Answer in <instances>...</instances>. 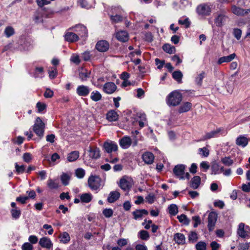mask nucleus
<instances>
[{"label": "nucleus", "mask_w": 250, "mask_h": 250, "mask_svg": "<svg viewBox=\"0 0 250 250\" xmlns=\"http://www.w3.org/2000/svg\"><path fill=\"white\" fill-rule=\"evenodd\" d=\"M142 158L143 161L146 164L150 165L153 163L154 156L153 154L150 152H146L142 155Z\"/></svg>", "instance_id": "obj_20"}, {"label": "nucleus", "mask_w": 250, "mask_h": 250, "mask_svg": "<svg viewBox=\"0 0 250 250\" xmlns=\"http://www.w3.org/2000/svg\"><path fill=\"white\" fill-rule=\"evenodd\" d=\"M182 100V95L178 90L173 91V106L180 104Z\"/></svg>", "instance_id": "obj_23"}, {"label": "nucleus", "mask_w": 250, "mask_h": 250, "mask_svg": "<svg viewBox=\"0 0 250 250\" xmlns=\"http://www.w3.org/2000/svg\"><path fill=\"white\" fill-rule=\"evenodd\" d=\"M201 184V178L199 176H194L191 180L190 186L193 189H197Z\"/></svg>", "instance_id": "obj_30"}, {"label": "nucleus", "mask_w": 250, "mask_h": 250, "mask_svg": "<svg viewBox=\"0 0 250 250\" xmlns=\"http://www.w3.org/2000/svg\"><path fill=\"white\" fill-rule=\"evenodd\" d=\"M74 29L77 35H79V38L85 39L88 36V31L86 27L83 24H79L76 25L75 27L70 28L69 29Z\"/></svg>", "instance_id": "obj_6"}, {"label": "nucleus", "mask_w": 250, "mask_h": 250, "mask_svg": "<svg viewBox=\"0 0 250 250\" xmlns=\"http://www.w3.org/2000/svg\"><path fill=\"white\" fill-rule=\"evenodd\" d=\"M10 213L13 219H18L21 214V211L19 208H12L10 210Z\"/></svg>", "instance_id": "obj_41"}, {"label": "nucleus", "mask_w": 250, "mask_h": 250, "mask_svg": "<svg viewBox=\"0 0 250 250\" xmlns=\"http://www.w3.org/2000/svg\"><path fill=\"white\" fill-rule=\"evenodd\" d=\"M179 221L185 225H188L190 223V220L188 218L187 216L184 214L179 215L177 217Z\"/></svg>", "instance_id": "obj_40"}, {"label": "nucleus", "mask_w": 250, "mask_h": 250, "mask_svg": "<svg viewBox=\"0 0 250 250\" xmlns=\"http://www.w3.org/2000/svg\"><path fill=\"white\" fill-rule=\"evenodd\" d=\"M163 50L167 53L172 54V47L169 44L166 43L163 46Z\"/></svg>", "instance_id": "obj_61"}, {"label": "nucleus", "mask_w": 250, "mask_h": 250, "mask_svg": "<svg viewBox=\"0 0 250 250\" xmlns=\"http://www.w3.org/2000/svg\"><path fill=\"white\" fill-rule=\"evenodd\" d=\"M231 11L233 14L237 16H244L250 12V9H244L235 5L232 6Z\"/></svg>", "instance_id": "obj_18"}, {"label": "nucleus", "mask_w": 250, "mask_h": 250, "mask_svg": "<svg viewBox=\"0 0 250 250\" xmlns=\"http://www.w3.org/2000/svg\"><path fill=\"white\" fill-rule=\"evenodd\" d=\"M120 146L124 148H128L131 145V140L129 136H124L119 141Z\"/></svg>", "instance_id": "obj_21"}, {"label": "nucleus", "mask_w": 250, "mask_h": 250, "mask_svg": "<svg viewBox=\"0 0 250 250\" xmlns=\"http://www.w3.org/2000/svg\"><path fill=\"white\" fill-rule=\"evenodd\" d=\"M198 239L197 233L194 231H190L188 234V241L190 243H195Z\"/></svg>", "instance_id": "obj_35"}, {"label": "nucleus", "mask_w": 250, "mask_h": 250, "mask_svg": "<svg viewBox=\"0 0 250 250\" xmlns=\"http://www.w3.org/2000/svg\"><path fill=\"white\" fill-rule=\"evenodd\" d=\"M48 188L51 189H57L59 188V183L56 179H49L47 182Z\"/></svg>", "instance_id": "obj_31"}, {"label": "nucleus", "mask_w": 250, "mask_h": 250, "mask_svg": "<svg viewBox=\"0 0 250 250\" xmlns=\"http://www.w3.org/2000/svg\"><path fill=\"white\" fill-rule=\"evenodd\" d=\"M186 166L183 164L176 165L173 168V173L180 179H189L190 175L188 172L185 173Z\"/></svg>", "instance_id": "obj_1"}, {"label": "nucleus", "mask_w": 250, "mask_h": 250, "mask_svg": "<svg viewBox=\"0 0 250 250\" xmlns=\"http://www.w3.org/2000/svg\"><path fill=\"white\" fill-rule=\"evenodd\" d=\"M4 34L7 38H9L15 34V30L12 26H7L4 31Z\"/></svg>", "instance_id": "obj_46"}, {"label": "nucleus", "mask_w": 250, "mask_h": 250, "mask_svg": "<svg viewBox=\"0 0 250 250\" xmlns=\"http://www.w3.org/2000/svg\"><path fill=\"white\" fill-rule=\"evenodd\" d=\"M200 167L201 169H204V171H206L209 168L208 162L207 161H203L200 163Z\"/></svg>", "instance_id": "obj_59"}, {"label": "nucleus", "mask_w": 250, "mask_h": 250, "mask_svg": "<svg viewBox=\"0 0 250 250\" xmlns=\"http://www.w3.org/2000/svg\"><path fill=\"white\" fill-rule=\"evenodd\" d=\"M205 73L204 72H202L196 78V81L198 84L201 85L202 84V80L205 77Z\"/></svg>", "instance_id": "obj_63"}, {"label": "nucleus", "mask_w": 250, "mask_h": 250, "mask_svg": "<svg viewBox=\"0 0 250 250\" xmlns=\"http://www.w3.org/2000/svg\"><path fill=\"white\" fill-rule=\"evenodd\" d=\"M192 104L191 103L186 102L183 103L178 107L177 111L179 114L189 111L192 108Z\"/></svg>", "instance_id": "obj_19"}, {"label": "nucleus", "mask_w": 250, "mask_h": 250, "mask_svg": "<svg viewBox=\"0 0 250 250\" xmlns=\"http://www.w3.org/2000/svg\"><path fill=\"white\" fill-rule=\"evenodd\" d=\"M131 178L124 176L120 179L119 186L124 191H128L131 187Z\"/></svg>", "instance_id": "obj_9"}, {"label": "nucleus", "mask_w": 250, "mask_h": 250, "mask_svg": "<svg viewBox=\"0 0 250 250\" xmlns=\"http://www.w3.org/2000/svg\"><path fill=\"white\" fill-rule=\"evenodd\" d=\"M70 176L67 173H63L61 176V180L64 186H67L69 184V181Z\"/></svg>", "instance_id": "obj_44"}, {"label": "nucleus", "mask_w": 250, "mask_h": 250, "mask_svg": "<svg viewBox=\"0 0 250 250\" xmlns=\"http://www.w3.org/2000/svg\"><path fill=\"white\" fill-rule=\"evenodd\" d=\"M79 157V152L78 151H74L68 154L67 160L69 162H74L78 159Z\"/></svg>", "instance_id": "obj_36"}, {"label": "nucleus", "mask_w": 250, "mask_h": 250, "mask_svg": "<svg viewBox=\"0 0 250 250\" xmlns=\"http://www.w3.org/2000/svg\"><path fill=\"white\" fill-rule=\"evenodd\" d=\"M43 68L42 67H37L35 68L33 76L35 78H42L43 77Z\"/></svg>", "instance_id": "obj_39"}, {"label": "nucleus", "mask_w": 250, "mask_h": 250, "mask_svg": "<svg viewBox=\"0 0 250 250\" xmlns=\"http://www.w3.org/2000/svg\"><path fill=\"white\" fill-rule=\"evenodd\" d=\"M195 247L197 250H206L207 244L205 242L200 241L196 244Z\"/></svg>", "instance_id": "obj_51"}, {"label": "nucleus", "mask_w": 250, "mask_h": 250, "mask_svg": "<svg viewBox=\"0 0 250 250\" xmlns=\"http://www.w3.org/2000/svg\"><path fill=\"white\" fill-rule=\"evenodd\" d=\"M174 239L178 244H184L185 243V237L184 234L180 233H176Z\"/></svg>", "instance_id": "obj_33"}, {"label": "nucleus", "mask_w": 250, "mask_h": 250, "mask_svg": "<svg viewBox=\"0 0 250 250\" xmlns=\"http://www.w3.org/2000/svg\"><path fill=\"white\" fill-rule=\"evenodd\" d=\"M106 118L109 122H115L118 120L119 115L115 110H111L106 113Z\"/></svg>", "instance_id": "obj_25"}, {"label": "nucleus", "mask_w": 250, "mask_h": 250, "mask_svg": "<svg viewBox=\"0 0 250 250\" xmlns=\"http://www.w3.org/2000/svg\"><path fill=\"white\" fill-rule=\"evenodd\" d=\"M211 174H218L220 173V166L217 163H213L211 166Z\"/></svg>", "instance_id": "obj_45"}, {"label": "nucleus", "mask_w": 250, "mask_h": 250, "mask_svg": "<svg viewBox=\"0 0 250 250\" xmlns=\"http://www.w3.org/2000/svg\"><path fill=\"white\" fill-rule=\"evenodd\" d=\"M222 163L226 166H230L233 164V161L229 157H225L221 159Z\"/></svg>", "instance_id": "obj_50"}, {"label": "nucleus", "mask_w": 250, "mask_h": 250, "mask_svg": "<svg viewBox=\"0 0 250 250\" xmlns=\"http://www.w3.org/2000/svg\"><path fill=\"white\" fill-rule=\"evenodd\" d=\"M39 245L43 248L50 249L53 247L51 239L47 237H43L40 239Z\"/></svg>", "instance_id": "obj_15"}, {"label": "nucleus", "mask_w": 250, "mask_h": 250, "mask_svg": "<svg viewBox=\"0 0 250 250\" xmlns=\"http://www.w3.org/2000/svg\"><path fill=\"white\" fill-rule=\"evenodd\" d=\"M109 47L108 42L106 41H100L96 44V48L100 52H104L106 51Z\"/></svg>", "instance_id": "obj_16"}, {"label": "nucleus", "mask_w": 250, "mask_h": 250, "mask_svg": "<svg viewBox=\"0 0 250 250\" xmlns=\"http://www.w3.org/2000/svg\"><path fill=\"white\" fill-rule=\"evenodd\" d=\"M249 139L244 135L239 136L236 140V144L242 147H246L249 143Z\"/></svg>", "instance_id": "obj_22"}, {"label": "nucleus", "mask_w": 250, "mask_h": 250, "mask_svg": "<svg viewBox=\"0 0 250 250\" xmlns=\"http://www.w3.org/2000/svg\"><path fill=\"white\" fill-rule=\"evenodd\" d=\"M155 64L157 66L158 69H161L162 68L165 64V61L160 60L158 58H156L155 60Z\"/></svg>", "instance_id": "obj_57"}, {"label": "nucleus", "mask_w": 250, "mask_h": 250, "mask_svg": "<svg viewBox=\"0 0 250 250\" xmlns=\"http://www.w3.org/2000/svg\"><path fill=\"white\" fill-rule=\"evenodd\" d=\"M45 15V11L43 8H38L33 16V20L37 24L43 23Z\"/></svg>", "instance_id": "obj_7"}, {"label": "nucleus", "mask_w": 250, "mask_h": 250, "mask_svg": "<svg viewBox=\"0 0 250 250\" xmlns=\"http://www.w3.org/2000/svg\"><path fill=\"white\" fill-rule=\"evenodd\" d=\"M71 62L75 63L76 65H78L81 62V60L80 57L78 54H73L70 59Z\"/></svg>", "instance_id": "obj_48"}, {"label": "nucleus", "mask_w": 250, "mask_h": 250, "mask_svg": "<svg viewBox=\"0 0 250 250\" xmlns=\"http://www.w3.org/2000/svg\"><path fill=\"white\" fill-rule=\"evenodd\" d=\"M76 176L79 179L83 178L85 175V171L82 168H77L75 171Z\"/></svg>", "instance_id": "obj_52"}, {"label": "nucleus", "mask_w": 250, "mask_h": 250, "mask_svg": "<svg viewBox=\"0 0 250 250\" xmlns=\"http://www.w3.org/2000/svg\"><path fill=\"white\" fill-rule=\"evenodd\" d=\"M103 147L105 151L108 153L116 151L118 148L117 144L111 141L104 142Z\"/></svg>", "instance_id": "obj_11"}, {"label": "nucleus", "mask_w": 250, "mask_h": 250, "mask_svg": "<svg viewBox=\"0 0 250 250\" xmlns=\"http://www.w3.org/2000/svg\"><path fill=\"white\" fill-rule=\"evenodd\" d=\"M183 73L180 70H176L173 72V79H174L178 83H182Z\"/></svg>", "instance_id": "obj_32"}, {"label": "nucleus", "mask_w": 250, "mask_h": 250, "mask_svg": "<svg viewBox=\"0 0 250 250\" xmlns=\"http://www.w3.org/2000/svg\"><path fill=\"white\" fill-rule=\"evenodd\" d=\"M120 197V193L117 191H111L107 197V200L110 203H114Z\"/></svg>", "instance_id": "obj_24"}, {"label": "nucleus", "mask_w": 250, "mask_h": 250, "mask_svg": "<svg viewBox=\"0 0 250 250\" xmlns=\"http://www.w3.org/2000/svg\"><path fill=\"white\" fill-rule=\"evenodd\" d=\"M138 236L143 240H147L150 237L148 232L144 230H140L138 233Z\"/></svg>", "instance_id": "obj_42"}, {"label": "nucleus", "mask_w": 250, "mask_h": 250, "mask_svg": "<svg viewBox=\"0 0 250 250\" xmlns=\"http://www.w3.org/2000/svg\"><path fill=\"white\" fill-rule=\"evenodd\" d=\"M193 221L194 222L193 227L196 228L201 223L200 217L199 216H194L192 218Z\"/></svg>", "instance_id": "obj_60"}, {"label": "nucleus", "mask_w": 250, "mask_h": 250, "mask_svg": "<svg viewBox=\"0 0 250 250\" xmlns=\"http://www.w3.org/2000/svg\"><path fill=\"white\" fill-rule=\"evenodd\" d=\"M64 37L65 40L69 42H76L79 39L78 35L71 32H66L64 35Z\"/></svg>", "instance_id": "obj_17"}, {"label": "nucleus", "mask_w": 250, "mask_h": 250, "mask_svg": "<svg viewBox=\"0 0 250 250\" xmlns=\"http://www.w3.org/2000/svg\"><path fill=\"white\" fill-rule=\"evenodd\" d=\"M59 238H60L61 242L63 244H67L70 240L69 234L67 232H63L61 234Z\"/></svg>", "instance_id": "obj_37"}, {"label": "nucleus", "mask_w": 250, "mask_h": 250, "mask_svg": "<svg viewBox=\"0 0 250 250\" xmlns=\"http://www.w3.org/2000/svg\"><path fill=\"white\" fill-rule=\"evenodd\" d=\"M103 214L106 218H110L113 215V211L111 208H105L103 210Z\"/></svg>", "instance_id": "obj_53"}, {"label": "nucleus", "mask_w": 250, "mask_h": 250, "mask_svg": "<svg viewBox=\"0 0 250 250\" xmlns=\"http://www.w3.org/2000/svg\"><path fill=\"white\" fill-rule=\"evenodd\" d=\"M101 179L98 176L90 175L88 179V185L90 188L97 192L100 188Z\"/></svg>", "instance_id": "obj_2"}, {"label": "nucleus", "mask_w": 250, "mask_h": 250, "mask_svg": "<svg viewBox=\"0 0 250 250\" xmlns=\"http://www.w3.org/2000/svg\"><path fill=\"white\" fill-rule=\"evenodd\" d=\"M250 227L248 226H245L243 223H241L239 225L237 229V234L241 237L245 238L249 235L248 230Z\"/></svg>", "instance_id": "obj_13"}, {"label": "nucleus", "mask_w": 250, "mask_h": 250, "mask_svg": "<svg viewBox=\"0 0 250 250\" xmlns=\"http://www.w3.org/2000/svg\"><path fill=\"white\" fill-rule=\"evenodd\" d=\"M199 154L202 157H207L209 155V150L206 147L198 149Z\"/></svg>", "instance_id": "obj_49"}, {"label": "nucleus", "mask_w": 250, "mask_h": 250, "mask_svg": "<svg viewBox=\"0 0 250 250\" xmlns=\"http://www.w3.org/2000/svg\"><path fill=\"white\" fill-rule=\"evenodd\" d=\"M22 250H33V245L28 242L24 243L21 246Z\"/></svg>", "instance_id": "obj_56"}, {"label": "nucleus", "mask_w": 250, "mask_h": 250, "mask_svg": "<svg viewBox=\"0 0 250 250\" xmlns=\"http://www.w3.org/2000/svg\"><path fill=\"white\" fill-rule=\"evenodd\" d=\"M196 11L199 15L208 16L211 13V7L207 3H203L197 6Z\"/></svg>", "instance_id": "obj_8"}, {"label": "nucleus", "mask_w": 250, "mask_h": 250, "mask_svg": "<svg viewBox=\"0 0 250 250\" xmlns=\"http://www.w3.org/2000/svg\"><path fill=\"white\" fill-rule=\"evenodd\" d=\"M117 89V86L112 82L106 83L103 86L104 91L108 94L113 93Z\"/></svg>", "instance_id": "obj_14"}, {"label": "nucleus", "mask_w": 250, "mask_h": 250, "mask_svg": "<svg viewBox=\"0 0 250 250\" xmlns=\"http://www.w3.org/2000/svg\"><path fill=\"white\" fill-rule=\"evenodd\" d=\"M90 72L86 70L82 71L79 72V78L82 81H85L89 77Z\"/></svg>", "instance_id": "obj_43"}, {"label": "nucleus", "mask_w": 250, "mask_h": 250, "mask_svg": "<svg viewBox=\"0 0 250 250\" xmlns=\"http://www.w3.org/2000/svg\"><path fill=\"white\" fill-rule=\"evenodd\" d=\"M39 112H41L46 108L45 104L41 102H38L36 105Z\"/></svg>", "instance_id": "obj_62"}, {"label": "nucleus", "mask_w": 250, "mask_h": 250, "mask_svg": "<svg viewBox=\"0 0 250 250\" xmlns=\"http://www.w3.org/2000/svg\"><path fill=\"white\" fill-rule=\"evenodd\" d=\"M217 218V214L215 212H211L208 214V228L209 231L214 229Z\"/></svg>", "instance_id": "obj_10"}, {"label": "nucleus", "mask_w": 250, "mask_h": 250, "mask_svg": "<svg viewBox=\"0 0 250 250\" xmlns=\"http://www.w3.org/2000/svg\"><path fill=\"white\" fill-rule=\"evenodd\" d=\"M233 34L237 40H239L241 37L242 31L240 29L235 28L233 29Z\"/></svg>", "instance_id": "obj_55"}, {"label": "nucleus", "mask_w": 250, "mask_h": 250, "mask_svg": "<svg viewBox=\"0 0 250 250\" xmlns=\"http://www.w3.org/2000/svg\"><path fill=\"white\" fill-rule=\"evenodd\" d=\"M148 214V212L147 210L145 209H136L132 212L134 218L135 220L141 219L144 215H147Z\"/></svg>", "instance_id": "obj_27"}, {"label": "nucleus", "mask_w": 250, "mask_h": 250, "mask_svg": "<svg viewBox=\"0 0 250 250\" xmlns=\"http://www.w3.org/2000/svg\"><path fill=\"white\" fill-rule=\"evenodd\" d=\"M228 19V16L226 15L225 11H222L216 13L214 19V23L216 26L222 27L225 24Z\"/></svg>", "instance_id": "obj_4"}, {"label": "nucleus", "mask_w": 250, "mask_h": 250, "mask_svg": "<svg viewBox=\"0 0 250 250\" xmlns=\"http://www.w3.org/2000/svg\"><path fill=\"white\" fill-rule=\"evenodd\" d=\"M235 57L236 54L235 53H232L227 56L222 57L218 59L217 63L220 64L224 62H229L232 61Z\"/></svg>", "instance_id": "obj_26"}, {"label": "nucleus", "mask_w": 250, "mask_h": 250, "mask_svg": "<svg viewBox=\"0 0 250 250\" xmlns=\"http://www.w3.org/2000/svg\"><path fill=\"white\" fill-rule=\"evenodd\" d=\"M92 195L89 193H85L82 194L80 196V200L83 203H89L92 200Z\"/></svg>", "instance_id": "obj_38"}, {"label": "nucleus", "mask_w": 250, "mask_h": 250, "mask_svg": "<svg viewBox=\"0 0 250 250\" xmlns=\"http://www.w3.org/2000/svg\"><path fill=\"white\" fill-rule=\"evenodd\" d=\"M15 168L18 174L23 173L25 170V167L24 165L19 166L17 163H15Z\"/></svg>", "instance_id": "obj_54"}, {"label": "nucleus", "mask_w": 250, "mask_h": 250, "mask_svg": "<svg viewBox=\"0 0 250 250\" xmlns=\"http://www.w3.org/2000/svg\"><path fill=\"white\" fill-rule=\"evenodd\" d=\"M101 94L97 90H95L91 93L90 99L94 102H98L102 99Z\"/></svg>", "instance_id": "obj_34"}, {"label": "nucleus", "mask_w": 250, "mask_h": 250, "mask_svg": "<svg viewBox=\"0 0 250 250\" xmlns=\"http://www.w3.org/2000/svg\"><path fill=\"white\" fill-rule=\"evenodd\" d=\"M45 125L40 117H37L36 119L35 124L33 126V130L34 132L40 137L42 138L43 136Z\"/></svg>", "instance_id": "obj_3"}, {"label": "nucleus", "mask_w": 250, "mask_h": 250, "mask_svg": "<svg viewBox=\"0 0 250 250\" xmlns=\"http://www.w3.org/2000/svg\"><path fill=\"white\" fill-rule=\"evenodd\" d=\"M23 159L26 163L30 162L32 160V155L28 152L24 153L23 155Z\"/></svg>", "instance_id": "obj_58"}, {"label": "nucleus", "mask_w": 250, "mask_h": 250, "mask_svg": "<svg viewBox=\"0 0 250 250\" xmlns=\"http://www.w3.org/2000/svg\"><path fill=\"white\" fill-rule=\"evenodd\" d=\"M100 149L97 147H89L87 150L88 155L85 154V160L90 161L92 159H97L100 157Z\"/></svg>", "instance_id": "obj_5"}, {"label": "nucleus", "mask_w": 250, "mask_h": 250, "mask_svg": "<svg viewBox=\"0 0 250 250\" xmlns=\"http://www.w3.org/2000/svg\"><path fill=\"white\" fill-rule=\"evenodd\" d=\"M110 20L112 22L118 23L121 22L123 20V17L120 14H116L115 15H110Z\"/></svg>", "instance_id": "obj_47"}, {"label": "nucleus", "mask_w": 250, "mask_h": 250, "mask_svg": "<svg viewBox=\"0 0 250 250\" xmlns=\"http://www.w3.org/2000/svg\"><path fill=\"white\" fill-rule=\"evenodd\" d=\"M117 39L122 42H125L128 40V33L125 31H120L116 33Z\"/></svg>", "instance_id": "obj_28"}, {"label": "nucleus", "mask_w": 250, "mask_h": 250, "mask_svg": "<svg viewBox=\"0 0 250 250\" xmlns=\"http://www.w3.org/2000/svg\"><path fill=\"white\" fill-rule=\"evenodd\" d=\"M220 129H217L216 130L211 131L210 132L207 133L206 134V135L205 136H204L202 138H201V139L198 140V142L204 141L206 140L210 139L211 138L216 137L217 134L218 133H219L220 132Z\"/></svg>", "instance_id": "obj_29"}, {"label": "nucleus", "mask_w": 250, "mask_h": 250, "mask_svg": "<svg viewBox=\"0 0 250 250\" xmlns=\"http://www.w3.org/2000/svg\"><path fill=\"white\" fill-rule=\"evenodd\" d=\"M146 199L147 202H148L149 204H152L155 199V196L153 194H149L146 197Z\"/></svg>", "instance_id": "obj_64"}, {"label": "nucleus", "mask_w": 250, "mask_h": 250, "mask_svg": "<svg viewBox=\"0 0 250 250\" xmlns=\"http://www.w3.org/2000/svg\"><path fill=\"white\" fill-rule=\"evenodd\" d=\"M90 91V88L87 85H80L76 88L77 94L81 97L87 96L89 94Z\"/></svg>", "instance_id": "obj_12"}]
</instances>
